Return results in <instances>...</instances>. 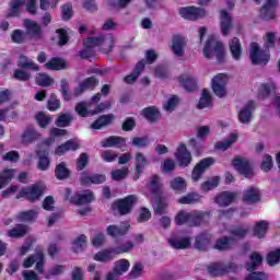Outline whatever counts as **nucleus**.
Listing matches in <instances>:
<instances>
[{
	"label": "nucleus",
	"mask_w": 280,
	"mask_h": 280,
	"mask_svg": "<svg viewBox=\"0 0 280 280\" xmlns=\"http://www.w3.org/2000/svg\"><path fill=\"white\" fill-rule=\"evenodd\" d=\"M65 200H69L71 205H77L78 207H83L77 210L79 215H86V213H91V202L95 200V196L91 190H82L74 195H71V189L66 188L63 192Z\"/></svg>",
	"instance_id": "1"
},
{
	"label": "nucleus",
	"mask_w": 280,
	"mask_h": 280,
	"mask_svg": "<svg viewBox=\"0 0 280 280\" xmlns=\"http://www.w3.org/2000/svg\"><path fill=\"white\" fill-rule=\"evenodd\" d=\"M128 174H130V168L128 167L116 168L110 173L112 180L119 183L121 180H125V178H128Z\"/></svg>",
	"instance_id": "50"
},
{
	"label": "nucleus",
	"mask_w": 280,
	"mask_h": 280,
	"mask_svg": "<svg viewBox=\"0 0 280 280\" xmlns=\"http://www.w3.org/2000/svg\"><path fill=\"white\" fill-rule=\"evenodd\" d=\"M232 165L237 173L242 174L246 178H250V176H253V168H250L248 160L244 158H235L232 161Z\"/></svg>",
	"instance_id": "17"
},
{
	"label": "nucleus",
	"mask_w": 280,
	"mask_h": 280,
	"mask_svg": "<svg viewBox=\"0 0 280 280\" xmlns=\"http://www.w3.org/2000/svg\"><path fill=\"white\" fill-rule=\"evenodd\" d=\"M143 275V265L141 262H137L129 272V279H138Z\"/></svg>",
	"instance_id": "64"
},
{
	"label": "nucleus",
	"mask_w": 280,
	"mask_h": 280,
	"mask_svg": "<svg viewBox=\"0 0 280 280\" xmlns=\"http://www.w3.org/2000/svg\"><path fill=\"white\" fill-rule=\"evenodd\" d=\"M237 139H240V136L235 132L230 133L228 138H225L222 141H218L214 144L215 150H220L221 152H226V150H231L235 143H237Z\"/></svg>",
	"instance_id": "24"
},
{
	"label": "nucleus",
	"mask_w": 280,
	"mask_h": 280,
	"mask_svg": "<svg viewBox=\"0 0 280 280\" xmlns=\"http://www.w3.org/2000/svg\"><path fill=\"white\" fill-rule=\"evenodd\" d=\"M102 95L96 94L92 97L91 103L80 102L75 105L74 110L79 117H93V115H100V113H104V110H108L110 108V102L101 103L93 107V104H97L100 102Z\"/></svg>",
	"instance_id": "2"
},
{
	"label": "nucleus",
	"mask_w": 280,
	"mask_h": 280,
	"mask_svg": "<svg viewBox=\"0 0 280 280\" xmlns=\"http://www.w3.org/2000/svg\"><path fill=\"white\" fill-rule=\"evenodd\" d=\"M207 218H209V214L205 212H200V211L188 212V211L182 210L175 217V222L179 226L183 224H186V222H194L195 224H200V221Z\"/></svg>",
	"instance_id": "8"
},
{
	"label": "nucleus",
	"mask_w": 280,
	"mask_h": 280,
	"mask_svg": "<svg viewBox=\"0 0 280 280\" xmlns=\"http://www.w3.org/2000/svg\"><path fill=\"white\" fill-rule=\"evenodd\" d=\"M213 106V96H211V92L207 89L202 90L201 96L197 104V108H211Z\"/></svg>",
	"instance_id": "35"
},
{
	"label": "nucleus",
	"mask_w": 280,
	"mask_h": 280,
	"mask_svg": "<svg viewBox=\"0 0 280 280\" xmlns=\"http://www.w3.org/2000/svg\"><path fill=\"white\" fill-rule=\"evenodd\" d=\"M141 115L145 118L147 121H150L151 124H154L161 119V112L154 106L142 109Z\"/></svg>",
	"instance_id": "33"
},
{
	"label": "nucleus",
	"mask_w": 280,
	"mask_h": 280,
	"mask_svg": "<svg viewBox=\"0 0 280 280\" xmlns=\"http://www.w3.org/2000/svg\"><path fill=\"white\" fill-rule=\"evenodd\" d=\"M178 82L182 86H184V89H186V91H194V89H196V78L189 75V74H182L178 78Z\"/></svg>",
	"instance_id": "42"
},
{
	"label": "nucleus",
	"mask_w": 280,
	"mask_h": 280,
	"mask_svg": "<svg viewBox=\"0 0 280 280\" xmlns=\"http://www.w3.org/2000/svg\"><path fill=\"white\" fill-rule=\"evenodd\" d=\"M83 45L84 47H86V49H91L93 47H97V45H102L105 54H108V51L113 49V45H115V42L113 39V36L107 35L105 38L88 37L86 39H84Z\"/></svg>",
	"instance_id": "13"
},
{
	"label": "nucleus",
	"mask_w": 280,
	"mask_h": 280,
	"mask_svg": "<svg viewBox=\"0 0 280 280\" xmlns=\"http://www.w3.org/2000/svg\"><path fill=\"white\" fill-rule=\"evenodd\" d=\"M30 228L27 225H16L12 230L8 231L9 237H23V235H26L28 233Z\"/></svg>",
	"instance_id": "54"
},
{
	"label": "nucleus",
	"mask_w": 280,
	"mask_h": 280,
	"mask_svg": "<svg viewBox=\"0 0 280 280\" xmlns=\"http://www.w3.org/2000/svg\"><path fill=\"white\" fill-rule=\"evenodd\" d=\"M106 231L110 237H120L130 231V223L124 222L120 225H109Z\"/></svg>",
	"instance_id": "26"
},
{
	"label": "nucleus",
	"mask_w": 280,
	"mask_h": 280,
	"mask_svg": "<svg viewBox=\"0 0 280 280\" xmlns=\"http://www.w3.org/2000/svg\"><path fill=\"white\" fill-rule=\"evenodd\" d=\"M71 121H73V117L69 114H61L56 120V126L59 128H67V126L71 125Z\"/></svg>",
	"instance_id": "62"
},
{
	"label": "nucleus",
	"mask_w": 280,
	"mask_h": 280,
	"mask_svg": "<svg viewBox=\"0 0 280 280\" xmlns=\"http://www.w3.org/2000/svg\"><path fill=\"white\" fill-rule=\"evenodd\" d=\"M185 47H187V40L180 35L173 36L171 44V51L176 58H183L185 56Z\"/></svg>",
	"instance_id": "18"
},
{
	"label": "nucleus",
	"mask_w": 280,
	"mask_h": 280,
	"mask_svg": "<svg viewBox=\"0 0 280 280\" xmlns=\"http://www.w3.org/2000/svg\"><path fill=\"white\" fill-rule=\"evenodd\" d=\"M24 25L28 34H31L32 38H34L35 40L43 38V30L40 28V25H38V23L31 20H25Z\"/></svg>",
	"instance_id": "30"
},
{
	"label": "nucleus",
	"mask_w": 280,
	"mask_h": 280,
	"mask_svg": "<svg viewBox=\"0 0 280 280\" xmlns=\"http://www.w3.org/2000/svg\"><path fill=\"white\" fill-rule=\"evenodd\" d=\"M248 231H250V228H248V225L234 228L232 229L230 236L219 238L214 247L217 248V250H229V248H233V246H235L237 240L246 237V235H248Z\"/></svg>",
	"instance_id": "4"
},
{
	"label": "nucleus",
	"mask_w": 280,
	"mask_h": 280,
	"mask_svg": "<svg viewBox=\"0 0 280 280\" xmlns=\"http://www.w3.org/2000/svg\"><path fill=\"white\" fill-rule=\"evenodd\" d=\"M36 264L35 268L39 275H43L45 267V254L42 250L36 252L34 255L28 256L23 261V268H32Z\"/></svg>",
	"instance_id": "15"
},
{
	"label": "nucleus",
	"mask_w": 280,
	"mask_h": 280,
	"mask_svg": "<svg viewBox=\"0 0 280 280\" xmlns=\"http://www.w3.org/2000/svg\"><path fill=\"white\" fill-rule=\"evenodd\" d=\"M167 242L172 248L183 249L189 248L191 246V241L188 237H180L178 235H173L167 238Z\"/></svg>",
	"instance_id": "27"
},
{
	"label": "nucleus",
	"mask_w": 280,
	"mask_h": 280,
	"mask_svg": "<svg viewBox=\"0 0 280 280\" xmlns=\"http://www.w3.org/2000/svg\"><path fill=\"white\" fill-rule=\"evenodd\" d=\"M135 165H136V172L133 174V180H139V176L143 174V170L150 165L148 162V158L141 152L136 153L135 155Z\"/></svg>",
	"instance_id": "21"
},
{
	"label": "nucleus",
	"mask_w": 280,
	"mask_h": 280,
	"mask_svg": "<svg viewBox=\"0 0 280 280\" xmlns=\"http://www.w3.org/2000/svg\"><path fill=\"white\" fill-rule=\"evenodd\" d=\"M55 176L56 178H58V180H65L66 178H69V176H71V171H69L65 162H61L56 166Z\"/></svg>",
	"instance_id": "49"
},
{
	"label": "nucleus",
	"mask_w": 280,
	"mask_h": 280,
	"mask_svg": "<svg viewBox=\"0 0 280 280\" xmlns=\"http://www.w3.org/2000/svg\"><path fill=\"white\" fill-rule=\"evenodd\" d=\"M16 176V171L13 168H5L0 173V189H3L5 185L10 184L12 178Z\"/></svg>",
	"instance_id": "41"
},
{
	"label": "nucleus",
	"mask_w": 280,
	"mask_h": 280,
	"mask_svg": "<svg viewBox=\"0 0 280 280\" xmlns=\"http://www.w3.org/2000/svg\"><path fill=\"white\" fill-rule=\"evenodd\" d=\"M215 164V159L213 158H205L199 163L195 165L191 172V180L192 183H198L200 178H202V174L212 167Z\"/></svg>",
	"instance_id": "14"
},
{
	"label": "nucleus",
	"mask_w": 280,
	"mask_h": 280,
	"mask_svg": "<svg viewBox=\"0 0 280 280\" xmlns=\"http://www.w3.org/2000/svg\"><path fill=\"white\" fill-rule=\"evenodd\" d=\"M259 189L249 187L244 191L243 202L247 205H255V202H259Z\"/></svg>",
	"instance_id": "34"
},
{
	"label": "nucleus",
	"mask_w": 280,
	"mask_h": 280,
	"mask_svg": "<svg viewBox=\"0 0 280 280\" xmlns=\"http://www.w3.org/2000/svg\"><path fill=\"white\" fill-rule=\"evenodd\" d=\"M220 27L223 36H229V34H231V30L233 28V19L225 10H222L220 14Z\"/></svg>",
	"instance_id": "23"
},
{
	"label": "nucleus",
	"mask_w": 280,
	"mask_h": 280,
	"mask_svg": "<svg viewBox=\"0 0 280 280\" xmlns=\"http://www.w3.org/2000/svg\"><path fill=\"white\" fill-rule=\"evenodd\" d=\"M229 84V77L225 73H219L212 78L211 89L217 97H226V85Z\"/></svg>",
	"instance_id": "10"
},
{
	"label": "nucleus",
	"mask_w": 280,
	"mask_h": 280,
	"mask_svg": "<svg viewBox=\"0 0 280 280\" xmlns=\"http://www.w3.org/2000/svg\"><path fill=\"white\" fill-rule=\"evenodd\" d=\"M202 198L198 192H190L178 199L180 205H194V202H198Z\"/></svg>",
	"instance_id": "60"
},
{
	"label": "nucleus",
	"mask_w": 280,
	"mask_h": 280,
	"mask_svg": "<svg viewBox=\"0 0 280 280\" xmlns=\"http://www.w3.org/2000/svg\"><path fill=\"white\" fill-rule=\"evenodd\" d=\"M36 84H38V86H54V84L56 83V80H54V78L49 77V74H45V73H38L36 79H35Z\"/></svg>",
	"instance_id": "51"
},
{
	"label": "nucleus",
	"mask_w": 280,
	"mask_h": 280,
	"mask_svg": "<svg viewBox=\"0 0 280 280\" xmlns=\"http://www.w3.org/2000/svg\"><path fill=\"white\" fill-rule=\"evenodd\" d=\"M67 136L66 129L52 128L49 132V138L45 140L44 145H52L56 142V138Z\"/></svg>",
	"instance_id": "47"
},
{
	"label": "nucleus",
	"mask_w": 280,
	"mask_h": 280,
	"mask_svg": "<svg viewBox=\"0 0 280 280\" xmlns=\"http://www.w3.org/2000/svg\"><path fill=\"white\" fill-rule=\"evenodd\" d=\"M179 16L186 21H198L207 16V10L198 7H183L178 10Z\"/></svg>",
	"instance_id": "11"
},
{
	"label": "nucleus",
	"mask_w": 280,
	"mask_h": 280,
	"mask_svg": "<svg viewBox=\"0 0 280 280\" xmlns=\"http://www.w3.org/2000/svg\"><path fill=\"white\" fill-rule=\"evenodd\" d=\"M25 4V0H12L9 8V16H19L21 8Z\"/></svg>",
	"instance_id": "53"
},
{
	"label": "nucleus",
	"mask_w": 280,
	"mask_h": 280,
	"mask_svg": "<svg viewBox=\"0 0 280 280\" xmlns=\"http://www.w3.org/2000/svg\"><path fill=\"white\" fill-rule=\"evenodd\" d=\"M229 48H230V54L233 60H236V61L242 60V43L240 42V38L233 37L229 42Z\"/></svg>",
	"instance_id": "29"
},
{
	"label": "nucleus",
	"mask_w": 280,
	"mask_h": 280,
	"mask_svg": "<svg viewBox=\"0 0 280 280\" xmlns=\"http://www.w3.org/2000/svg\"><path fill=\"white\" fill-rule=\"evenodd\" d=\"M80 183L82 185H85L86 187L91 185H102V183H106V175L104 174L88 175L86 173H82L80 177Z\"/></svg>",
	"instance_id": "22"
},
{
	"label": "nucleus",
	"mask_w": 280,
	"mask_h": 280,
	"mask_svg": "<svg viewBox=\"0 0 280 280\" xmlns=\"http://www.w3.org/2000/svg\"><path fill=\"white\" fill-rule=\"evenodd\" d=\"M135 248V244L130 241L121 243L113 248L114 255H124V253H130Z\"/></svg>",
	"instance_id": "58"
},
{
	"label": "nucleus",
	"mask_w": 280,
	"mask_h": 280,
	"mask_svg": "<svg viewBox=\"0 0 280 280\" xmlns=\"http://www.w3.org/2000/svg\"><path fill=\"white\" fill-rule=\"evenodd\" d=\"M236 199H237L236 192L224 191L217 196L215 202L220 207H228V205H231V202H235Z\"/></svg>",
	"instance_id": "32"
},
{
	"label": "nucleus",
	"mask_w": 280,
	"mask_h": 280,
	"mask_svg": "<svg viewBox=\"0 0 280 280\" xmlns=\"http://www.w3.org/2000/svg\"><path fill=\"white\" fill-rule=\"evenodd\" d=\"M130 270V261L128 259H119L114 264V271L117 272L120 277L126 275Z\"/></svg>",
	"instance_id": "46"
},
{
	"label": "nucleus",
	"mask_w": 280,
	"mask_h": 280,
	"mask_svg": "<svg viewBox=\"0 0 280 280\" xmlns=\"http://www.w3.org/2000/svg\"><path fill=\"white\" fill-rule=\"evenodd\" d=\"M79 149H80V143H78V140L72 139V140H68L66 143L59 145L55 150V154H58V156H62V154H67V152H71V151L79 150Z\"/></svg>",
	"instance_id": "31"
},
{
	"label": "nucleus",
	"mask_w": 280,
	"mask_h": 280,
	"mask_svg": "<svg viewBox=\"0 0 280 280\" xmlns=\"http://www.w3.org/2000/svg\"><path fill=\"white\" fill-rule=\"evenodd\" d=\"M266 260L268 266H277V264H280V249L269 252Z\"/></svg>",
	"instance_id": "61"
},
{
	"label": "nucleus",
	"mask_w": 280,
	"mask_h": 280,
	"mask_svg": "<svg viewBox=\"0 0 280 280\" xmlns=\"http://www.w3.org/2000/svg\"><path fill=\"white\" fill-rule=\"evenodd\" d=\"M269 226L270 223L268 221H258L254 226V236L258 237V240H264L266 233H268Z\"/></svg>",
	"instance_id": "37"
},
{
	"label": "nucleus",
	"mask_w": 280,
	"mask_h": 280,
	"mask_svg": "<svg viewBox=\"0 0 280 280\" xmlns=\"http://www.w3.org/2000/svg\"><path fill=\"white\" fill-rule=\"evenodd\" d=\"M174 156L177 161V163L180 165V167H187L191 164V152L187 150V145L185 143L178 144Z\"/></svg>",
	"instance_id": "16"
},
{
	"label": "nucleus",
	"mask_w": 280,
	"mask_h": 280,
	"mask_svg": "<svg viewBox=\"0 0 280 280\" xmlns=\"http://www.w3.org/2000/svg\"><path fill=\"white\" fill-rule=\"evenodd\" d=\"M171 189L177 194L187 191V180L183 177H175L171 180Z\"/></svg>",
	"instance_id": "43"
},
{
	"label": "nucleus",
	"mask_w": 280,
	"mask_h": 280,
	"mask_svg": "<svg viewBox=\"0 0 280 280\" xmlns=\"http://www.w3.org/2000/svg\"><path fill=\"white\" fill-rule=\"evenodd\" d=\"M45 184L37 183L27 188H23L20 191V196H18V198H26L27 200H31V202H34V200L40 199V196L45 194Z\"/></svg>",
	"instance_id": "12"
},
{
	"label": "nucleus",
	"mask_w": 280,
	"mask_h": 280,
	"mask_svg": "<svg viewBox=\"0 0 280 280\" xmlns=\"http://www.w3.org/2000/svg\"><path fill=\"white\" fill-rule=\"evenodd\" d=\"M208 244H211V236L208 234H201L196 238V248L198 250H207Z\"/></svg>",
	"instance_id": "57"
},
{
	"label": "nucleus",
	"mask_w": 280,
	"mask_h": 280,
	"mask_svg": "<svg viewBox=\"0 0 280 280\" xmlns=\"http://www.w3.org/2000/svg\"><path fill=\"white\" fill-rule=\"evenodd\" d=\"M40 137V133L34 129H26L22 135V143H32Z\"/></svg>",
	"instance_id": "56"
},
{
	"label": "nucleus",
	"mask_w": 280,
	"mask_h": 280,
	"mask_svg": "<svg viewBox=\"0 0 280 280\" xmlns=\"http://www.w3.org/2000/svg\"><path fill=\"white\" fill-rule=\"evenodd\" d=\"M35 119L39 126V128H47V126H49V124H51V121L54 120V118H51V116L39 112L36 116Z\"/></svg>",
	"instance_id": "59"
},
{
	"label": "nucleus",
	"mask_w": 280,
	"mask_h": 280,
	"mask_svg": "<svg viewBox=\"0 0 280 280\" xmlns=\"http://www.w3.org/2000/svg\"><path fill=\"white\" fill-rule=\"evenodd\" d=\"M115 253L114 249H104L94 255V261H101L103 264H106L108 261H113L115 259Z\"/></svg>",
	"instance_id": "38"
},
{
	"label": "nucleus",
	"mask_w": 280,
	"mask_h": 280,
	"mask_svg": "<svg viewBox=\"0 0 280 280\" xmlns=\"http://www.w3.org/2000/svg\"><path fill=\"white\" fill-rule=\"evenodd\" d=\"M139 202V199L135 195H129L124 199L117 200L113 203V211H117L120 215H128L132 211V207Z\"/></svg>",
	"instance_id": "9"
},
{
	"label": "nucleus",
	"mask_w": 280,
	"mask_h": 280,
	"mask_svg": "<svg viewBox=\"0 0 280 280\" xmlns=\"http://www.w3.org/2000/svg\"><path fill=\"white\" fill-rule=\"evenodd\" d=\"M15 218L19 220V222H34V220H37L38 218V210L35 209L22 211L18 213Z\"/></svg>",
	"instance_id": "39"
},
{
	"label": "nucleus",
	"mask_w": 280,
	"mask_h": 280,
	"mask_svg": "<svg viewBox=\"0 0 280 280\" xmlns=\"http://www.w3.org/2000/svg\"><path fill=\"white\" fill-rule=\"evenodd\" d=\"M86 248V236L80 235L72 242L73 253H82Z\"/></svg>",
	"instance_id": "55"
},
{
	"label": "nucleus",
	"mask_w": 280,
	"mask_h": 280,
	"mask_svg": "<svg viewBox=\"0 0 280 280\" xmlns=\"http://www.w3.org/2000/svg\"><path fill=\"white\" fill-rule=\"evenodd\" d=\"M44 67L49 71H60L62 69H67L68 65L63 59L52 58L47 61Z\"/></svg>",
	"instance_id": "36"
},
{
	"label": "nucleus",
	"mask_w": 280,
	"mask_h": 280,
	"mask_svg": "<svg viewBox=\"0 0 280 280\" xmlns=\"http://www.w3.org/2000/svg\"><path fill=\"white\" fill-rule=\"evenodd\" d=\"M218 185H220V177L213 176L210 179L201 183L200 191L202 194H207L209 191H212V189H215V187H218Z\"/></svg>",
	"instance_id": "45"
},
{
	"label": "nucleus",
	"mask_w": 280,
	"mask_h": 280,
	"mask_svg": "<svg viewBox=\"0 0 280 280\" xmlns=\"http://www.w3.org/2000/svg\"><path fill=\"white\" fill-rule=\"evenodd\" d=\"M113 119H115V116L113 115L101 116L94 124L91 125V128L92 130H101V128H104V126L113 124Z\"/></svg>",
	"instance_id": "48"
},
{
	"label": "nucleus",
	"mask_w": 280,
	"mask_h": 280,
	"mask_svg": "<svg viewBox=\"0 0 280 280\" xmlns=\"http://www.w3.org/2000/svg\"><path fill=\"white\" fill-rule=\"evenodd\" d=\"M161 187H163V184H161V177L156 175L153 176L150 183V189L153 191L152 195L156 197L155 201L153 202V209L154 212L159 215L167 211V201L159 197V191H161Z\"/></svg>",
	"instance_id": "6"
},
{
	"label": "nucleus",
	"mask_w": 280,
	"mask_h": 280,
	"mask_svg": "<svg viewBox=\"0 0 280 280\" xmlns=\"http://www.w3.org/2000/svg\"><path fill=\"white\" fill-rule=\"evenodd\" d=\"M264 262V256L259 254V252H253L249 255V260L246 262L245 268L249 272H253V270H257L259 266Z\"/></svg>",
	"instance_id": "28"
},
{
	"label": "nucleus",
	"mask_w": 280,
	"mask_h": 280,
	"mask_svg": "<svg viewBox=\"0 0 280 280\" xmlns=\"http://www.w3.org/2000/svg\"><path fill=\"white\" fill-rule=\"evenodd\" d=\"M144 67H145L144 61L138 62L133 72L125 78V82L127 84H135V82H137V79L139 78V75H141V72L143 71Z\"/></svg>",
	"instance_id": "44"
},
{
	"label": "nucleus",
	"mask_w": 280,
	"mask_h": 280,
	"mask_svg": "<svg viewBox=\"0 0 280 280\" xmlns=\"http://www.w3.org/2000/svg\"><path fill=\"white\" fill-rule=\"evenodd\" d=\"M18 66L22 67V69H32L33 71H38V65H36L32 59L25 57V55H21L18 60Z\"/></svg>",
	"instance_id": "52"
},
{
	"label": "nucleus",
	"mask_w": 280,
	"mask_h": 280,
	"mask_svg": "<svg viewBox=\"0 0 280 280\" xmlns=\"http://www.w3.org/2000/svg\"><path fill=\"white\" fill-rule=\"evenodd\" d=\"M203 56L206 58H213L214 56L219 62H222L226 56L224 44L218 40L214 35H210L203 46Z\"/></svg>",
	"instance_id": "5"
},
{
	"label": "nucleus",
	"mask_w": 280,
	"mask_h": 280,
	"mask_svg": "<svg viewBox=\"0 0 280 280\" xmlns=\"http://www.w3.org/2000/svg\"><path fill=\"white\" fill-rule=\"evenodd\" d=\"M278 8H279V1L266 0L264 7L260 10V16H262L265 21H270L275 19Z\"/></svg>",
	"instance_id": "19"
},
{
	"label": "nucleus",
	"mask_w": 280,
	"mask_h": 280,
	"mask_svg": "<svg viewBox=\"0 0 280 280\" xmlns=\"http://www.w3.org/2000/svg\"><path fill=\"white\" fill-rule=\"evenodd\" d=\"M235 268L237 267L234 264L226 267L222 262H214L208 267V272L211 277H222V275H226V272H235Z\"/></svg>",
	"instance_id": "20"
},
{
	"label": "nucleus",
	"mask_w": 280,
	"mask_h": 280,
	"mask_svg": "<svg viewBox=\"0 0 280 280\" xmlns=\"http://www.w3.org/2000/svg\"><path fill=\"white\" fill-rule=\"evenodd\" d=\"M249 58L252 60V65H268L270 60V54L268 50H264L261 47H259V44L252 43L249 45Z\"/></svg>",
	"instance_id": "7"
},
{
	"label": "nucleus",
	"mask_w": 280,
	"mask_h": 280,
	"mask_svg": "<svg viewBox=\"0 0 280 280\" xmlns=\"http://www.w3.org/2000/svg\"><path fill=\"white\" fill-rule=\"evenodd\" d=\"M253 110H255V102H248L238 113L241 124H250L253 119Z\"/></svg>",
	"instance_id": "25"
},
{
	"label": "nucleus",
	"mask_w": 280,
	"mask_h": 280,
	"mask_svg": "<svg viewBox=\"0 0 280 280\" xmlns=\"http://www.w3.org/2000/svg\"><path fill=\"white\" fill-rule=\"evenodd\" d=\"M95 86H97V80H95V78H88L80 83L73 94H71V92H69V81L67 79H62L59 84V91L65 102H71L73 97H78L79 95H82L84 91L95 89Z\"/></svg>",
	"instance_id": "3"
},
{
	"label": "nucleus",
	"mask_w": 280,
	"mask_h": 280,
	"mask_svg": "<svg viewBox=\"0 0 280 280\" xmlns=\"http://www.w3.org/2000/svg\"><path fill=\"white\" fill-rule=\"evenodd\" d=\"M178 105V96H171L164 104L163 109L166 110V113H172L174 108Z\"/></svg>",
	"instance_id": "63"
},
{
	"label": "nucleus",
	"mask_w": 280,
	"mask_h": 280,
	"mask_svg": "<svg viewBox=\"0 0 280 280\" xmlns=\"http://www.w3.org/2000/svg\"><path fill=\"white\" fill-rule=\"evenodd\" d=\"M102 148H122L126 145V139L121 137H109L101 142Z\"/></svg>",
	"instance_id": "40"
}]
</instances>
